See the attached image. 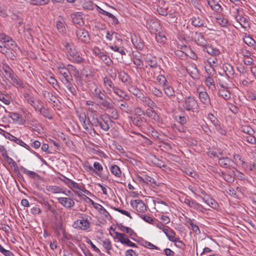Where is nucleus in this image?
Returning <instances> with one entry per match:
<instances>
[{
    "label": "nucleus",
    "mask_w": 256,
    "mask_h": 256,
    "mask_svg": "<svg viewBox=\"0 0 256 256\" xmlns=\"http://www.w3.org/2000/svg\"><path fill=\"white\" fill-rule=\"evenodd\" d=\"M56 28L59 32L64 34L66 32V28L64 24L60 21H58L56 22Z\"/></svg>",
    "instance_id": "13d9d810"
},
{
    "label": "nucleus",
    "mask_w": 256,
    "mask_h": 256,
    "mask_svg": "<svg viewBox=\"0 0 256 256\" xmlns=\"http://www.w3.org/2000/svg\"><path fill=\"white\" fill-rule=\"evenodd\" d=\"M103 246L106 250L108 254H110V250L112 249V243L109 239H106L102 241Z\"/></svg>",
    "instance_id": "864d4df0"
},
{
    "label": "nucleus",
    "mask_w": 256,
    "mask_h": 256,
    "mask_svg": "<svg viewBox=\"0 0 256 256\" xmlns=\"http://www.w3.org/2000/svg\"><path fill=\"white\" fill-rule=\"evenodd\" d=\"M113 121L110 119L108 115L101 114L94 120V124L95 126H99L102 130L106 132L110 129V124Z\"/></svg>",
    "instance_id": "39448f33"
},
{
    "label": "nucleus",
    "mask_w": 256,
    "mask_h": 256,
    "mask_svg": "<svg viewBox=\"0 0 256 256\" xmlns=\"http://www.w3.org/2000/svg\"><path fill=\"white\" fill-rule=\"evenodd\" d=\"M60 180L64 182V184L70 188H76L78 190H81V187L79 186L78 183L72 181L66 176H62V178H60Z\"/></svg>",
    "instance_id": "412c9836"
},
{
    "label": "nucleus",
    "mask_w": 256,
    "mask_h": 256,
    "mask_svg": "<svg viewBox=\"0 0 256 256\" xmlns=\"http://www.w3.org/2000/svg\"><path fill=\"white\" fill-rule=\"evenodd\" d=\"M20 50L15 41L4 32H0V53L6 56H10L12 52H16Z\"/></svg>",
    "instance_id": "f257e3e1"
},
{
    "label": "nucleus",
    "mask_w": 256,
    "mask_h": 256,
    "mask_svg": "<svg viewBox=\"0 0 256 256\" xmlns=\"http://www.w3.org/2000/svg\"><path fill=\"white\" fill-rule=\"evenodd\" d=\"M24 97L28 103L32 106L36 111L38 110L42 104V102L40 100H35L34 96L28 92L24 94Z\"/></svg>",
    "instance_id": "0eeeda50"
},
{
    "label": "nucleus",
    "mask_w": 256,
    "mask_h": 256,
    "mask_svg": "<svg viewBox=\"0 0 256 256\" xmlns=\"http://www.w3.org/2000/svg\"><path fill=\"white\" fill-rule=\"evenodd\" d=\"M80 218V220H76L74 222L73 226L76 228L84 230L89 229L90 227V220L92 219L91 216L86 214H82Z\"/></svg>",
    "instance_id": "20e7f679"
},
{
    "label": "nucleus",
    "mask_w": 256,
    "mask_h": 256,
    "mask_svg": "<svg viewBox=\"0 0 256 256\" xmlns=\"http://www.w3.org/2000/svg\"><path fill=\"white\" fill-rule=\"evenodd\" d=\"M86 116L84 114V116H80V120L81 122L82 121V122H83L82 126H83L84 129L86 130L87 132H88L90 130H91V126H90L92 125V124L90 122L88 118V122L86 123Z\"/></svg>",
    "instance_id": "ea45409f"
},
{
    "label": "nucleus",
    "mask_w": 256,
    "mask_h": 256,
    "mask_svg": "<svg viewBox=\"0 0 256 256\" xmlns=\"http://www.w3.org/2000/svg\"><path fill=\"white\" fill-rule=\"evenodd\" d=\"M98 100H100L98 103L106 110L114 109V105L112 102L106 94L102 95Z\"/></svg>",
    "instance_id": "1a4fd4ad"
},
{
    "label": "nucleus",
    "mask_w": 256,
    "mask_h": 256,
    "mask_svg": "<svg viewBox=\"0 0 256 256\" xmlns=\"http://www.w3.org/2000/svg\"><path fill=\"white\" fill-rule=\"evenodd\" d=\"M77 38L82 42L88 43L90 42V38L88 31L84 28H78L76 30Z\"/></svg>",
    "instance_id": "9b49d317"
},
{
    "label": "nucleus",
    "mask_w": 256,
    "mask_h": 256,
    "mask_svg": "<svg viewBox=\"0 0 256 256\" xmlns=\"http://www.w3.org/2000/svg\"><path fill=\"white\" fill-rule=\"evenodd\" d=\"M223 69L227 76L230 78H234V70L233 67L229 64H226L223 66Z\"/></svg>",
    "instance_id": "cd10ccee"
},
{
    "label": "nucleus",
    "mask_w": 256,
    "mask_h": 256,
    "mask_svg": "<svg viewBox=\"0 0 256 256\" xmlns=\"http://www.w3.org/2000/svg\"><path fill=\"white\" fill-rule=\"evenodd\" d=\"M58 72L60 74L61 81L63 78H67L69 76H72L71 74H70L67 66L65 67L64 66L58 67Z\"/></svg>",
    "instance_id": "a878e982"
},
{
    "label": "nucleus",
    "mask_w": 256,
    "mask_h": 256,
    "mask_svg": "<svg viewBox=\"0 0 256 256\" xmlns=\"http://www.w3.org/2000/svg\"><path fill=\"white\" fill-rule=\"evenodd\" d=\"M72 81V76H69L67 78H63L61 82L66 88L73 83Z\"/></svg>",
    "instance_id": "680f3d73"
},
{
    "label": "nucleus",
    "mask_w": 256,
    "mask_h": 256,
    "mask_svg": "<svg viewBox=\"0 0 256 256\" xmlns=\"http://www.w3.org/2000/svg\"><path fill=\"white\" fill-rule=\"evenodd\" d=\"M132 41L134 46L138 50H142L144 46V44L142 40L140 37L134 36L132 38Z\"/></svg>",
    "instance_id": "c85d7f7f"
},
{
    "label": "nucleus",
    "mask_w": 256,
    "mask_h": 256,
    "mask_svg": "<svg viewBox=\"0 0 256 256\" xmlns=\"http://www.w3.org/2000/svg\"><path fill=\"white\" fill-rule=\"evenodd\" d=\"M116 226L122 232H125L126 234H129L131 238H132V236L135 235L134 231L130 228L125 226H123L122 224L118 223L116 224Z\"/></svg>",
    "instance_id": "c9c22d12"
},
{
    "label": "nucleus",
    "mask_w": 256,
    "mask_h": 256,
    "mask_svg": "<svg viewBox=\"0 0 256 256\" xmlns=\"http://www.w3.org/2000/svg\"><path fill=\"white\" fill-rule=\"evenodd\" d=\"M130 119L134 125L142 127L145 122L144 116H130Z\"/></svg>",
    "instance_id": "4be33fe9"
},
{
    "label": "nucleus",
    "mask_w": 256,
    "mask_h": 256,
    "mask_svg": "<svg viewBox=\"0 0 256 256\" xmlns=\"http://www.w3.org/2000/svg\"><path fill=\"white\" fill-rule=\"evenodd\" d=\"M216 22L220 25L224 27L226 26L228 24V20L227 19L224 18H216Z\"/></svg>",
    "instance_id": "338daca9"
},
{
    "label": "nucleus",
    "mask_w": 256,
    "mask_h": 256,
    "mask_svg": "<svg viewBox=\"0 0 256 256\" xmlns=\"http://www.w3.org/2000/svg\"><path fill=\"white\" fill-rule=\"evenodd\" d=\"M110 170L111 172L116 176L120 177L121 176L122 171L117 165H112L110 167Z\"/></svg>",
    "instance_id": "a18cd8bd"
},
{
    "label": "nucleus",
    "mask_w": 256,
    "mask_h": 256,
    "mask_svg": "<svg viewBox=\"0 0 256 256\" xmlns=\"http://www.w3.org/2000/svg\"><path fill=\"white\" fill-rule=\"evenodd\" d=\"M40 114L42 115L44 118L51 120L53 118V116L50 110L46 108L44 106L43 104L40 106L38 110Z\"/></svg>",
    "instance_id": "6ab92c4d"
},
{
    "label": "nucleus",
    "mask_w": 256,
    "mask_h": 256,
    "mask_svg": "<svg viewBox=\"0 0 256 256\" xmlns=\"http://www.w3.org/2000/svg\"><path fill=\"white\" fill-rule=\"evenodd\" d=\"M118 78L123 83L126 84H130L131 82L130 76L124 71H120L118 72Z\"/></svg>",
    "instance_id": "72a5a7b5"
},
{
    "label": "nucleus",
    "mask_w": 256,
    "mask_h": 256,
    "mask_svg": "<svg viewBox=\"0 0 256 256\" xmlns=\"http://www.w3.org/2000/svg\"><path fill=\"white\" fill-rule=\"evenodd\" d=\"M246 141L252 144H256V138L254 135H248L244 137Z\"/></svg>",
    "instance_id": "774afa93"
},
{
    "label": "nucleus",
    "mask_w": 256,
    "mask_h": 256,
    "mask_svg": "<svg viewBox=\"0 0 256 256\" xmlns=\"http://www.w3.org/2000/svg\"><path fill=\"white\" fill-rule=\"evenodd\" d=\"M162 232L166 236L170 241L174 242L175 243L178 242L179 244H183L182 242L180 240L179 238L176 236V234L174 231L168 226H163ZM175 245L178 246L176 244H175Z\"/></svg>",
    "instance_id": "423d86ee"
},
{
    "label": "nucleus",
    "mask_w": 256,
    "mask_h": 256,
    "mask_svg": "<svg viewBox=\"0 0 256 256\" xmlns=\"http://www.w3.org/2000/svg\"><path fill=\"white\" fill-rule=\"evenodd\" d=\"M58 200L60 204L66 208H71L75 204L74 200L70 198L60 197L58 198Z\"/></svg>",
    "instance_id": "4468645a"
},
{
    "label": "nucleus",
    "mask_w": 256,
    "mask_h": 256,
    "mask_svg": "<svg viewBox=\"0 0 256 256\" xmlns=\"http://www.w3.org/2000/svg\"><path fill=\"white\" fill-rule=\"evenodd\" d=\"M218 174V176L222 177L224 180L228 182H232L234 181V177L232 176L230 174L220 172Z\"/></svg>",
    "instance_id": "58836bf2"
},
{
    "label": "nucleus",
    "mask_w": 256,
    "mask_h": 256,
    "mask_svg": "<svg viewBox=\"0 0 256 256\" xmlns=\"http://www.w3.org/2000/svg\"><path fill=\"white\" fill-rule=\"evenodd\" d=\"M187 70L192 78H198V72L197 68L195 66H192V70L190 69H187Z\"/></svg>",
    "instance_id": "3c124183"
},
{
    "label": "nucleus",
    "mask_w": 256,
    "mask_h": 256,
    "mask_svg": "<svg viewBox=\"0 0 256 256\" xmlns=\"http://www.w3.org/2000/svg\"><path fill=\"white\" fill-rule=\"evenodd\" d=\"M196 37L195 40L198 45L202 46L204 48L207 44V42L205 39L204 36L202 33L196 34Z\"/></svg>",
    "instance_id": "2f4dec72"
},
{
    "label": "nucleus",
    "mask_w": 256,
    "mask_h": 256,
    "mask_svg": "<svg viewBox=\"0 0 256 256\" xmlns=\"http://www.w3.org/2000/svg\"><path fill=\"white\" fill-rule=\"evenodd\" d=\"M20 169L23 173L31 178L36 180H40L41 178V176L34 172L29 170L23 166H21Z\"/></svg>",
    "instance_id": "b1692460"
},
{
    "label": "nucleus",
    "mask_w": 256,
    "mask_h": 256,
    "mask_svg": "<svg viewBox=\"0 0 256 256\" xmlns=\"http://www.w3.org/2000/svg\"><path fill=\"white\" fill-rule=\"evenodd\" d=\"M112 92L122 98H126L128 96L126 92L124 91L123 90L120 89L118 86H116L114 88V89L112 91Z\"/></svg>",
    "instance_id": "79ce46f5"
},
{
    "label": "nucleus",
    "mask_w": 256,
    "mask_h": 256,
    "mask_svg": "<svg viewBox=\"0 0 256 256\" xmlns=\"http://www.w3.org/2000/svg\"><path fill=\"white\" fill-rule=\"evenodd\" d=\"M158 82L164 87L165 85L168 84L166 78L162 75H159L156 78Z\"/></svg>",
    "instance_id": "e2e57ef3"
},
{
    "label": "nucleus",
    "mask_w": 256,
    "mask_h": 256,
    "mask_svg": "<svg viewBox=\"0 0 256 256\" xmlns=\"http://www.w3.org/2000/svg\"><path fill=\"white\" fill-rule=\"evenodd\" d=\"M6 134L4 135V136L10 140L11 141L15 142L16 144L23 146L26 148L28 150H30V147L27 145L22 140L15 137L14 136L12 135L8 132H5Z\"/></svg>",
    "instance_id": "dca6fc26"
},
{
    "label": "nucleus",
    "mask_w": 256,
    "mask_h": 256,
    "mask_svg": "<svg viewBox=\"0 0 256 256\" xmlns=\"http://www.w3.org/2000/svg\"><path fill=\"white\" fill-rule=\"evenodd\" d=\"M154 204L156 205L158 204V208L161 212L162 213H166L168 210V205L165 202L162 201V200L157 198L154 200Z\"/></svg>",
    "instance_id": "5701e85b"
},
{
    "label": "nucleus",
    "mask_w": 256,
    "mask_h": 256,
    "mask_svg": "<svg viewBox=\"0 0 256 256\" xmlns=\"http://www.w3.org/2000/svg\"><path fill=\"white\" fill-rule=\"evenodd\" d=\"M192 24L195 27L204 26L206 24L205 20L197 16L193 17L192 19Z\"/></svg>",
    "instance_id": "7c9ffc66"
},
{
    "label": "nucleus",
    "mask_w": 256,
    "mask_h": 256,
    "mask_svg": "<svg viewBox=\"0 0 256 256\" xmlns=\"http://www.w3.org/2000/svg\"><path fill=\"white\" fill-rule=\"evenodd\" d=\"M218 94L220 96L222 97L226 100H228L230 98V94L228 90H220Z\"/></svg>",
    "instance_id": "de8ad7c7"
},
{
    "label": "nucleus",
    "mask_w": 256,
    "mask_h": 256,
    "mask_svg": "<svg viewBox=\"0 0 256 256\" xmlns=\"http://www.w3.org/2000/svg\"><path fill=\"white\" fill-rule=\"evenodd\" d=\"M84 8L88 10H92L94 9V3L90 0H86L82 4Z\"/></svg>",
    "instance_id": "4d7b16f0"
},
{
    "label": "nucleus",
    "mask_w": 256,
    "mask_h": 256,
    "mask_svg": "<svg viewBox=\"0 0 256 256\" xmlns=\"http://www.w3.org/2000/svg\"><path fill=\"white\" fill-rule=\"evenodd\" d=\"M46 189L47 190L53 193H64L62 188L56 186H46Z\"/></svg>",
    "instance_id": "c03bdc74"
},
{
    "label": "nucleus",
    "mask_w": 256,
    "mask_h": 256,
    "mask_svg": "<svg viewBox=\"0 0 256 256\" xmlns=\"http://www.w3.org/2000/svg\"><path fill=\"white\" fill-rule=\"evenodd\" d=\"M52 228L56 233L58 236H60V232H62L65 230L61 220L55 222L52 225Z\"/></svg>",
    "instance_id": "c756f323"
},
{
    "label": "nucleus",
    "mask_w": 256,
    "mask_h": 256,
    "mask_svg": "<svg viewBox=\"0 0 256 256\" xmlns=\"http://www.w3.org/2000/svg\"><path fill=\"white\" fill-rule=\"evenodd\" d=\"M64 46L69 55L70 60L78 64L83 62L84 58L80 56L79 53L72 44L66 42Z\"/></svg>",
    "instance_id": "7ed1b4c3"
},
{
    "label": "nucleus",
    "mask_w": 256,
    "mask_h": 256,
    "mask_svg": "<svg viewBox=\"0 0 256 256\" xmlns=\"http://www.w3.org/2000/svg\"><path fill=\"white\" fill-rule=\"evenodd\" d=\"M236 10L238 15L236 16V19L242 28H246L248 26V19L246 18L240 16L239 8H236Z\"/></svg>",
    "instance_id": "aec40b11"
},
{
    "label": "nucleus",
    "mask_w": 256,
    "mask_h": 256,
    "mask_svg": "<svg viewBox=\"0 0 256 256\" xmlns=\"http://www.w3.org/2000/svg\"><path fill=\"white\" fill-rule=\"evenodd\" d=\"M204 50L214 56H217L220 54V52L218 49L209 44H208L206 47H204Z\"/></svg>",
    "instance_id": "bb28decb"
},
{
    "label": "nucleus",
    "mask_w": 256,
    "mask_h": 256,
    "mask_svg": "<svg viewBox=\"0 0 256 256\" xmlns=\"http://www.w3.org/2000/svg\"><path fill=\"white\" fill-rule=\"evenodd\" d=\"M67 68H68V72H70V74H71L72 73L76 78H80V74L74 66L71 64H68L67 66Z\"/></svg>",
    "instance_id": "a19ab883"
},
{
    "label": "nucleus",
    "mask_w": 256,
    "mask_h": 256,
    "mask_svg": "<svg viewBox=\"0 0 256 256\" xmlns=\"http://www.w3.org/2000/svg\"><path fill=\"white\" fill-rule=\"evenodd\" d=\"M198 98L200 101L204 105L208 106L212 105L210 98L208 93L205 91L198 92Z\"/></svg>",
    "instance_id": "a211bd4d"
},
{
    "label": "nucleus",
    "mask_w": 256,
    "mask_h": 256,
    "mask_svg": "<svg viewBox=\"0 0 256 256\" xmlns=\"http://www.w3.org/2000/svg\"><path fill=\"white\" fill-rule=\"evenodd\" d=\"M218 164L224 168H234V162L233 160L228 157H222L218 159Z\"/></svg>",
    "instance_id": "9d476101"
},
{
    "label": "nucleus",
    "mask_w": 256,
    "mask_h": 256,
    "mask_svg": "<svg viewBox=\"0 0 256 256\" xmlns=\"http://www.w3.org/2000/svg\"><path fill=\"white\" fill-rule=\"evenodd\" d=\"M184 203L190 208H193L196 210H201L200 209L203 208L200 204L198 203L196 200L188 198H186L184 200Z\"/></svg>",
    "instance_id": "393cba45"
},
{
    "label": "nucleus",
    "mask_w": 256,
    "mask_h": 256,
    "mask_svg": "<svg viewBox=\"0 0 256 256\" xmlns=\"http://www.w3.org/2000/svg\"><path fill=\"white\" fill-rule=\"evenodd\" d=\"M176 100L178 103L182 104V106L184 110L187 112H196L198 109V105L195 98L192 96H185L184 99L176 97Z\"/></svg>",
    "instance_id": "f03ea898"
},
{
    "label": "nucleus",
    "mask_w": 256,
    "mask_h": 256,
    "mask_svg": "<svg viewBox=\"0 0 256 256\" xmlns=\"http://www.w3.org/2000/svg\"><path fill=\"white\" fill-rule=\"evenodd\" d=\"M140 100L144 102L151 109H154V108H156V103L149 97L144 96L143 98Z\"/></svg>",
    "instance_id": "4c0bfd02"
},
{
    "label": "nucleus",
    "mask_w": 256,
    "mask_h": 256,
    "mask_svg": "<svg viewBox=\"0 0 256 256\" xmlns=\"http://www.w3.org/2000/svg\"><path fill=\"white\" fill-rule=\"evenodd\" d=\"M128 90L130 92L135 96L139 100L143 98L144 94L143 93L136 87L134 86H131L130 87Z\"/></svg>",
    "instance_id": "473e14b6"
},
{
    "label": "nucleus",
    "mask_w": 256,
    "mask_h": 256,
    "mask_svg": "<svg viewBox=\"0 0 256 256\" xmlns=\"http://www.w3.org/2000/svg\"><path fill=\"white\" fill-rule=\"evenodd\" d=\"M72 22L74 24H76L79 26H81L84 24V22L82 20V16L79 13L73 14L71 16Z\"/></svg>",
    "instance_id": "e433bc0d"
},
{
    "label": "nucleus",
    "mask_w": 256,
    "mask_h": 256,
    "mask_svg": "<svg viewBox=\"0 0 256 256\" xmlns=\"http://www.w3.org/2000/svg\"><path fill=\"white\" fill-rule=\"evenodd\" d=\"M0 100L4 104L9 105L10 103V97L8 95H6L0 91Z\"/></svg>",
    "instance_id": "603ef678"
},
{
    "label": "nucleus",
    "mask_w": 256,
    "mask_h": 256,
    "mask_svg": "<svg viewBox=\"0 0 256 256\" xmlns=\"http://www.w3.org/2000/svg\"><path fill=\"white\" fill-rule=\"evenodd\" d=\"M92 94L94 97L99 99L102 96V95L105 94L103 93L102 90L98 88V87L96 88L93 92H92Z\"/></svg>",
    "instance_id": "69168bd1"
},
{
    "label": "nucleus",
    "mask_w": 256,
    "mask_h": 256,
    "mask_svg": "<svg viewBox=\"0 0 256 256\" xmlns=\"http://www.w3.org/2000/svg\"><path fill=\"white\" fill-rule=\"evenodd\" d=\"M116 238L121 243L126 244L128 246H132V248H136V244L132 242L128 238L127 236L122 233L115 232Z\"/></svg>",
    "instance_id": "6e6552de"
},
{
    "label": "nucleus",
    "mask_w": 256,
    "mask_h": 256,
    "mask_svg": "<svg viewBox=\"0 0 256 256\" xmlns=\"http://www.w3.org/2000/svg\"><path fill=\"white\" fill-rule=\"evenodd\" d=\"M103 82L104 88L107 94L111 95L116 86L114 85L112 81L106 76L103 78Z\"/></svg>",
    "instance_id": "ddd939ff"
},
{
    "label": "nucleus",
    "mask_w": 256,
    "mask_h": 256,
    "mask_svg": "<svg viewBox=\"0 0 256 256\" xmlns=\"http://www.w3.org/2000/svg\"><path fill=\"white\" fill-rule=\"evenodd\" d=\"M130 204L133 208H135L136 210L140 212H144L146 210V207L142 200H136L130 202Z\"/></svg>",
    "instance_id": "2eb2a0df"
},
{
    "label": "nucleus",
    "mask_w": 256,
    "mask_h": 256,
    "mask_svg": "<svg viewBox=\"0 0 256 256\" xmlns=\"http://www.w3.org/2000/svg\"><path fill=\"white\" fill-rule=\"evenodd\" d=\"M205 83L206 86L208 87L210 89L212 90L215 89L216 86L214 82L213 78L211 76H208V77H206Z\"/></svg>",
    "instance_id": "37998d69"
},
{
    "label": "nucleus",
    "mask_w": 256,
    "mask_h": 256,
    "mask_svg": "<svg viewBox=\"0 0 256 256\" xmlns=\"http://www.w3.org/2000/svg\"><path fill=\"white\" fill-rule=\"evenodd\" d=\"M163 90L165 94L170 98H172L176 96L174 90L173 88L170 84H167L163 87Z\"/></svg>",
    "instance_id": "f704fd0d"
},
{
    "label": "nucleus",
    "mask_w": 256,
    "mask_h": 256,
    "mask_svg": "<svg viewBox=\"0 0 256 256\" xmlns=\"http://www.w3.org/2000/svg\"><path fill=\"white\" fill-rule=\"evenodd\" d=\"M12 84L14 86H16L18 87L23 88L24 86L22 80L18 76L14 78V80H13Z\"/></svg>",
    "instance_id": "052dcab7"
},
{
    "label": "nucleus",
    "mask_w": 256,
    "mask_h": 256,
    "mask_svg": "<svg viewBox=\"0 0 256 256\" xmlns=\"http://www.w3.org/2000/svg\"><path fill=\"white\" fill-rule=\"evenodd\" d=\"M124 100L127 99L126 98L117 99L116 102L118 103V106L120 110L127 114H130L132 112V108Z\"/></svg>",
    "instance_id": "f8f14e48"
},
{
    "label": "nucleus",
    "mask_w": 256,
    "mask_h": 256,
    "mask_svg": "<svg viewBox=\"0 0 256 256\" xmlns=\"http://www.w3.org/2000/svg\"><path fill=\"white\" fill-rule=\"evenodd\" d=\"M100 59L105 63L107 66H110L112 63V60L108 55L103 54L100 55Z\"/></svg>",
    "instance_id": "bf43d9fd"
},
{
    "label": "nucleus",
    "mask_w": 256,
    "mask_h": 256,
    "mask_svg": "<svg viewBox=\"0 0 256 256\" xmlns=\"http://www.w3.org/2000/svg\"><path fill=\"white\" fill-rule=\"evenodd\" d=\"M160 28L159 24L157 22H153L150 26V30L152 33L158 32Z\"/></svg>",
    "instance_id": "5fc2aeb1"
},
{
    "label": "nucleus",
    "mask_w": 256,
    "mask_h": 256,
    "mask_svg": "<svg viewBox=\"0 0 256 256\" xmlns=\"http://www.w3.org/2000/svg\"><path fill=\"white\" fill-rule=\"evenodd\" d=\"M42 206L46 212L50 211L54 214H55L57 212L56 210L54 208H53L47 201L44 202L42 203Z\"/></svg>",
    "instance_id": "09e8293b"
},
{
    "label": "nucleus",
    "mask_w": 256,
    "mask_h": 256,
    "mask_svg": "<svg viewBox=\"0 0 256 256\" xmlns=\"http://www.w3.org/2000/svg\"><path fill=\"white\" fill-rule=\"evenodd\" d=\"M8 116L11 118L14 122L20 125H22L25 123V120L18 113L14 112H8Z\"/></svg>",
    "instance_id": "f3484780"
},
{
    "label": "nucleus",
    "mask_w": 256,
    "mask_h": 256,
    "mask_svg": "<svg viewBox=\"0 0 256 256\" xmlns=\"http://www.w3.org/2000/svg\"><path fill=\"white\" fill-rule=\"evenodd\" d=\"M176 6H174L168 12L169 18H176L178 13L176 11Z\"/></svg>",
    "instance_id": "0e129e2a"
},
{
    "label": "nucleus",
    "mask_w": 256,
    "mask_h": 256,
    "mask_svg": "<svg viewBox=\"0 0 256 256\" xmlns=\"http://www.w3.org/2000/svg\"><path fill=\"white\" fill-rule=\"evenodd\" d=\"M42 94L47 99L49 103L52 102L54 100H55V98H56L52 93L50 92L48 90H44Z\"/></svg>",
    "instance_id": "8fccbe9b"
},
{
    "label": "nucleus",
    "mask_w": 256,
    "mask_h": 256,
    "mask_svg": "<svg viewBox=\"0 0 256 256\" xmlns=\"http://www.w3.org/2000/svg\"><path fill=\"white\" fill-rule=\"evenodd\" d=\"M144 180H145V184H149L150 186L154 187L155 186H157L156 180L154 178L148 176L147 174H144Z\"/></svg>",
    "instance_id": "49530a36"
},
{
    "label": "nucleus",
    "mask_w": 256,
    "mask_h": 256,
    "mask_svg": "<svg viewBox=\"0 0 256 256\" xmlns=\"http://www.w3.org/2000/svg\"><path fill=\"white\" fill-rule=\"evenodd\" d=\"M208 118L214 126L220 122L218 118L212 114L210 113L208 114Z\"/></svg>",
    "instance_id": "6e6d98bb"
}]
</instances>
